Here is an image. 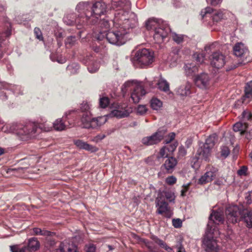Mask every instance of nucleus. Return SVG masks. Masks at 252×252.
I'll use <instances>...</instances> for the list:
<instances>
[{
  "label": "nucleus",
  "mask_w": 252,
  "mask_h": 252,
  "mask_svg": "<svg viewBox=\"0 0 252 252\" xmlns=\"http://www.w3.org/2000/svg\"><path fill=\"white\" fill-rule=\"evenodd\" d=\"M34 34H35L37 38H38L39 40L42 39L41 32L39 28H35L34 30Z\"/></svg>",
  "instance_id": "nucleus-52"
},
{
  "label": "nucleus",
  "mask_w": 252,
  "mask_h": 252,
  "mask_svg": "<svg viewBox=\"0 0 252 252\" xmlns=\"http://www.w3.org/2000/svg\"><path fill=\"white\" fill-rule=\"evenodd\" d=\"M163 27H159L154 31L153 38L155 42L158 44L161 43L170 32V29L167 25H165Z\"/></svg>",
  "instance_id": "nucleus-16"
},
{
  "label": "nucleus",
  "mask_w": 252,
  "mask_h": 252,
  "mask_svg": "<svg viewBox=\"0 0 252 252\" xmlns=\"http://www.w3.org/2000/svg\"><path fill=\"white\" fill-rule=\"evenodd\" d=\"M151 238L155 243L158 245L161 248L169 252L172 250L171 248L168 247L162 240L159 239L157 237L153 236Z\"/></svg>",
  "instance_id": "nucleus-34"
},
{
  "label": "nucleus",
  "mask_w": 252,
  "mask_h": 252,
  "mask_svg": "<svg viewBox=\"0 0 252 252\" xmlns=\"http://www.w3.org/2000/svg\"><path fill=\"white\" fill-rule=\"evenodd\" d=\"M210 223L207 226L204 238L203 241V247L205 252H219L218 246L214 237L219 234L218 230L213 228V231L209 230Z\"/></svg>",
  "instance_id": "nucleus-7"
},
{
  "label": "nucleus",
  "mask_w": 252,
  "mask_h": 252,
  "mask_svg": "<svg viewBox=\"0 0 252 252\" xmlns=\"http://www.w3.org/2000/svg\"><path fill=\"white\" fill-rule=\"evenodd\" d=\"M187 152L184 147L181 146L179 147L177 153V158H183L186 155Z\"/></svg>",
  "instance_id": "nucleus-45"
},
{
  "label": "nucleus",
  "mask_w": 252,
  "mask_h": 252,
  "mask_svg": "<svg viewBox=\"0 0 252 252\" xmlns=\"http://www.w3.org/2000/svg\"><path fill=\"white\" fill-rule=\"evenodd\" d=\"M53 126L57 131H63L66 129V126L61 119H57L53 123Z\"/></svg>",
  "instance_id": "nucleus-31"
},
{
  "label": "nucleus",
  "mask_w": 252,
  "mask_h": 252,
  "mask_svg": "<svg viewBox=\"0 0 252 252\" xmlns=\"http://www.w3.org/2000/svg\"><path fill=\"white\" fill-rule=\"evenodd\" d=\"M60 251L61 252H76L77 248L73 244L64 241L61 244Z\"/></svg>",
  "instance_id": "nucleus-23"
},
{
  "label": "nucleus",
  "mask_w": 252,
  "mask_h": 252,
  "mask_svg": "<svg viewBox=\"0 0 252 252\" xmlns=\"http://www.w3.org/2000/svg\"><path fill=\"white\" fill-rule=\"evenodd\" d=\"M2 130L4 132L15 133L23 139H27L36 136L37 125L36 123H29L26 124L13 123L4 126Z\"/></svg>",
  "instance_id": "nucleus-3"
},
{
  "label": "nucleus",
  "mask_w": 252,
  "mask_h": 252,
  "mask_svg": "<svg viewBox=\"0 0 252 252\" xmlns=\"http://www.w3.org/2000/svg\"><path fill=\"white\" fill-rule=\"evenodd\" d=\"M224 221L223 211L221 209L217 211H213L209 217V221L207 225L210 223L209 230L213 231V228H215L216 230H218L217 226L215 224H219L223 223Z\"/></svg>",
  "instance_id": "nucleus-12"
},
{
  "label": "nucleus",
  "mask_w": 252,
  "mask_h": 252,
  "mask_svg": "<svg viewBox=\"0 0 252 252\" xmlns=\"http://www.w3.org/2000/svg\"><path fill=\"white\" fill-rule=\"evenodd\" d=\"M25 170H26V168H23V167H20V168H13L11 169L12 171H15L16 172H18L20 173H23Z\"/></svg>",
  "instance_id": "nucleus-58"
},
{
  "label": "nucleus",
  "mask_w": 252,
  "mask_h": 252,
  "mask_svg": "<svg viewBox=\"0 0 252 252\" xmlns=\"http://www.w3.org/2000/svg\"><path fill=\"white\" fill-rule=\"evenodd\" d=\"M74 144L79 149H84L91 152H95L98 149L93 145H90L81 140L77 139L73 140Z\"/></svg>",
  "instance_id": "nucleus-19"
},
{
  "label": "nucleus",
  "mask_w": 252,
  "mask_h": 252,
  "mask_svg": "<svg viewBox=\"0 0 252 252\" xmlns=\"http://www.w3.org/2000/svg\"><path fill=\"white\" fill-rule=\"evenodd\" d=\"M109 103V100L108 97H103L100 98L99 105L102 108H106Z\"/></svg>",
  "instance_id": "nucleus-44"
},
{
  "label": "nucleus",
  "mask_w": 252,
  "mask_h": 252,
  "mask_svg": "<svg viewBox=\"0 0 252 252\" xmlns=\"http://www.w3.org/2000/svg\"><path fill=\"white\" fill-rule=\"evenodd\" d=\"M191 85L190 83L187 82L185 85L181 86L177 91V93L182 96H187L190 94V89Z\"/></svg>",
  "instance_id": "nucleus-27"
},
{
  "label": "nucleus",
  "mask_w": 252,
  "mask_h": 252,
  "mask_svg": "<svg viewBox=\"0 0 252 252\" xmlns=\"http://www.w3.org/2000/svg\"><path fill=\"white\" fill-rule=\"evenodd\" d=\"M90 15V24H94L97 22L99 18L106 12V5L105 2L97 1L91 5Z\"/></svg>",
  "instance_id": "nucleus-11"
},
{
  "label": "nucleus",
  "mask_w": 252,
  "mask_h": 252,
  "mask_svg": "<svg viewBox=\"0 0 252 252\" xmlns=\"http://www.w3.org/2000/svg\"><path fill=\"white\" fill-rule=\"evenodd\" d=\"M228 222L235 223L243 220L249 228L252 227V212L241 209L237 206L228 207L225 211Z\"/></svg>",
  "instance_id": "nucleus-4"
},
{
  "label": "nucleus",
  "mask_w": 252,
  "mask_h": 252,
  "mask_svg": "<svg viewBox=\"0 0 252 252\" xmlns=\"http://www.w3.org/2000/svg\"><path fill=\"white\" fill-rule=\"evenodd\" d=\"M194 81L198 87L202 89H206L210 86L211 77L208 74L203 72L196 75Z\"/></svg>",
  "instance_id": "nucleus-13"
},
{
  "label": "nucleus",
  "mask_w": 252,
  "mask_h": 252,
  "mask_svg": "<svg viewBox=\"0 0 252 252\" xmlns=\"http://www.w3.org/2000/svg\"><path fill=\"white\" fill-rule=\"evenodd\" d=\"M192 141L190 139H188L186 142V145L187 147H189V146L191 144Z\"/></svg>",
  "instance_id": "nucleus-63"
},
{
  "label": "nucleus",
  "mask_w": 252,
  "mask_h": 252,
  "mask_svg": "<svg viewBox=\"0 0 252 252\" xmlns=\"http://www.w3.org/2000/svg\"><path fill=\"white\" fill-rule=\"evenodd\" d=\"M33 232L35 235H40L42 236H49L50 235V232L47 230H42L39 228H34L33 229Z\"/></svg>",
  "instance_id": "nucleus-40"
},
{
  "label": "nucleus",
  "mask_w": 252,
  "mask_h": 252,
  "mask_svg": "<svg viewBox=\"0 0 252 252\" xmlns=\"http://www.w3.org/2000/svg\"><path fill=\"white\" fill-rule=\"evenodd\" d=\"M243 117L245 120H249L251 119L252 116L249 112L244 111L243 112Z\"/></svg>",
  "instance_id": "nucleus-56"
},
{
  "label": "nucleus",
  "mask_w": 252,
  "mask_h": 252,
  "mask_svg": "<svg viewBox=\"0 0 252 252\" xmlns=\"http://www.w3.org/2000/svg\"><path fill=\"white\" fill-rule=\"evenodd\" d=\"M99 67V64L98 63H92L91 64L89 65L88 68L89 71L91 73H94L98 70Z\"/></svg>",
  "instance_id": "nucleus-41"
},
{
  "label": "nucleus",
  "mask_w": 252,
  "mask_h": 252,
  "mask_svg": "<svg viewBox=\"0 0 252 252\" xmlns=\"http://www.w3.org/2000/svg\"><path fill=\"white\" fill-rule=\"evenodd\" d=\"M162 105V102L158 98H153L151 100V106L153 109L158 110L161 107Z\"/></svg>",
  "instance_id": "nucleus-36"
},
{
  "label": "nucleus",
  "mask_w": 252,
  "mask_h": 252,
  "mask_svg": "<svg viewBox=\"0 0 252 252\" xmlns=\"http://www.w3.org/2000/svg\"><path fill=\"white\" fill-rule=\"evenodd\" d=\"M107 120L106 116L99 117L96 118H93L92 122V128H95L100 127L104 124Z\"/></svg>",
  "instance_id": "nucleus-25"
},
{
  "label": "nucleus",
  "mask_w": 252,
  "mask_h": 252,
  "mask_svg": "<svg viewBox=\"0 0 252 252\" xmlns=\"http://www.w3.org/2000/svg\"><path fill=\"white\" fill-rule=\"evenodd\" d=\"M131 111L130 108H118L112 111L110 115L118 118H123L129 116Z\"/></svg>",
  "instance_id": "nucleus-20"
},
{
  "label": "nucleus",
  "mask_w": 252,
  "mask_h": 252,
  "mask_svg": "<svg viewBox=\"0 0 252 252\" xmlns=\"http://www.w3.org/2000/svg\"><path fill=\"white\" fill-rule=\"evenodd\" d=\"M213 46H214V45H210V46H208V47H206L205 48V50H206V51L207 52H208V51L209 50H211V49H212V48L213 47Z\"/></svg>",
  "instance_id": "nucleus-64"
},
{
  "label": "nucleus",
  "mask_w": 252,
  "mask_h": 252,
  "mask_svg": "<svg viewBox=\"0 0 252 252\" xmlns=\"http://www.w3.org/2000/svg\"><path fill=\"white\" fill-rule=\"evenodd\" d=\"M90 108V105L87 102H83L80 106V109L82 112H84V113L86 112H89V109Z\"/></svg>",
  "instance_id": "nucleus-48"
},
{
  "label": "nucleus",
  "mask_w": 252,
  "mask_h": 252,
  "mask_svg": "<svg viewBox=\"0 0 252 252\" xmlns=\"http://www.w3.org/2000/svg\"><path fill=\"white\" fill-rule=\"evenodd\" d=\"M193 58L198 63H202L204 62L205 57L203 54L195 53L193 55Z\"/></svg>",
  "instance_id": "nucleus-43"
},
{
  "label": "nucleus",
  "mask_w": 252,
  "mask_h": 252,
  "mask_svg": "<svg viewBox=\"0 0 252 252\" xmlns=\"http://www.w3.org/2000/svg\"><path fill=\"white\" fill-rule=\"evenodd\" d=\"M95 247L93 244H90L87 250V252H95Z\"/></svg>",
  "instance_id": "nucleus-59"
},
{
  "label": "nucleus",
  "mask_w": 252,
  "mask_h": 252,
  "mask_svg": "<svg viewBox=\"0 0 252 252\" xmlns=\"http://www.w3.org/2000/svg\"><path fill=\"white\" fill-rule=\"evenodd\" d=\"M211 150L207 146H206L204 144L202 146L200 147L197 150V154L199 155L200 157L207 160L211 154Z\"/></svg>",
  "instance_id": "nucleus-24"
},
{
  "label": "nucleus",
  "mask_w": 252,
  "mask_h": 252,
  "mask_svg": "<svg viewBox=\"0 0 252 252\" xmlns=\"http://www.w3.org/2000/svg\"><path fill=\"white\" fill-rule=\"evenodd\" d=\"M147 108L145 105H139L137 108V113L140 115H144L146 113Z\"/></svg>",
  "instance_id": "nucleus-46"
},
{
  "label": "nucleus",
  "mask_w": 252,
  "mask_h": 252,
  "mask_svg": "<svg viewBox=\"0 0 252 252\" xmlns=\"http://www.w3.org/2000/svg\"><path fill=\"white\" fill-rule=\"evenodd\" d=\"M157 205L158 206V214H162L167 210V204L165 201L158 200Z\"/></svg>",
  "instance_id": "nucleus-35"
},
{
  "label": "nucleus",
  "mask_w": 252,
  "mask_h": 252,
  "mask_svg": "<svg viewBox=\"0 0 252 252\" xmlns=\"http://www.w3.org/2000/svg\"><path fill=\"white\" fill-rule=\"evenodd\" d=\"M106 136V135L104 133L103 134H100L96 136L94 139V141L95 142H98L99 141L105 138Z\"/></svg>",
  "instance_id": "nucleus-53"
},
{
  "label": "nucleus",
  "mask_w": 252,
  "mask_h": 252,
  "mask_svg": "<svg viewBox=\"0 0 252 252\" xmlns=\"http://www.w3.org/2000/svg\"><path fill=\"white\" fill-rule=\"evenodd\" d=\"M235 55L238 57H242L248 53L247 47L242 43H238L233 47Z\"/></svg>",
  "instance_id": "nucleus-22"
},
{
  "label": "nucleus",
  "mask_w": 252,
  "mask_h": 252,
  "mask_svg": "<svg viewBox=\"0 0 252 252\" xmlns=\"http://www.w3.org/2000/svg\"><path fill=\"white\" fill-rule=\"evenodd\" d=\"M37 125V128L38 127L41 130L48 132L51 131L53 128V124H51L50 122H48L46 121L41 120V121L38 123H36Z\"/></svg>",
  "instance_id": "nucleus-28"
},
{
  "label": "nucleus",
  "mask_w": 252,
  "mask_h": 252,
  "mask_svg": "<svg viewBox=\"0 0 252 252\" xmlns=\"http://www.w3.org/2000/svg\"><path fill=\"white\" fill-rule=\"evenodd\" d=\"M186 74L188 75H192L198 71V66L193 63H187L184 66Z\"/></svg>",
  "instance_id": "nucleus-26"
},
{
  "label": "nucleus",
  "mask_w": 252,
  "mask_h": 252,
  "mask_svg": "<svg viewBox=\"0 0 252 252\" xmlns=\"http://www.w3.org/2000/svg\"><path fill=\"white\" fill-rule=\"evenodd\" d=\"M200 15L202 19H211L209 23L210 25H216L224 18V14L221 10H214L211 7H206L201 11Z\"/></svg>",
  "instance_id": "nucleus-10"
},
{
  "label": "nucleus",
  "mask_w": 252,
  "mask_h": 252,
  "mask_svg": "<svg viewBox=\"0 0 252 252\" xmlns=\"http://www.w3.org/2000/svg\"><path fill=\"white\" fill-rule=\"evenodd\" d=\"M218 140L217 135L216 134H213L211 135L206 140L205 142L206 146L209 147L210 148L212 149L215 143Z\"/></svg>",
  "instance_id": "nucleus-33"
},
{
  "label": "nucleus",
  "mask_w": 252,
  "mask_h": 252,
  "mask_svg": "<svg viewBox=\"0 0 252 252\" xmlns=\"http://www.w3.org/2000/svg\"><path fill=\"white\" fill-rule=\"evenodd\" d=\"M10 248L12 252H31L29 249L26 247L20 249L16 246H11Z\"/></svg>",
  "instance_id": "nucleus-42"
},
{
  "label": "nucleus",
  "mask_w": 252,
  "mask_h": 252,
  "mask_svg": "<svg viewBox=\"0 0 252 252\" xmlns=\"http://www.w3.org/2000/svg\"><path fill=\"white\" fill-rule=\"evenodd\" d=\"M164 134L165 132L163 130H158L151 136L143 138L141 141L142 143L146 146L157 144L161 141Z\"/></svg>",
  "instance_id": "nucleus-14"
},
{
  "label": "nucleus",
  "mask_w": 252,
  "mask_h": 252,
  "mask_svg": "<svg viewBox=\"0 0 252 252\" xmlns=\"http://www.w3.org/2000/svg\"><path fill=\"white\" fill-rule=\"evenodd\" d=\"M129 32V31L113 26L112 31H108L102 36H105L110 43L120 46L126 42L127 39L126 35Z\"/></svg>",
  "instance_id": "nucleus-5"
},
{
  "label": "nucleus",
  "mask_w": 252,
  "mask_h": 252,
  "mask_svg": "<svg viewBox=\"0 0 252 252\" xmlns=\"http://www.w3.org/2000/svg\"><path fill=\"white\" fill-rule=\"evenodd\" d=\"M245 95L247 97H249L252 95V81L248 82L246 85Z\"/></svg>",
  "instance_id": "nucleus-38"
},
{
  "label": "nucleus",
  "mask_w": 252,
  "mask_h": 252,
  "mask_svg": "<svg viewBox=\"0 0 252 252\" xmlns=\"http://www.w3.org/2000/svg\"><path fill=\"white\" fill-rule=\"evenodd\" d=\"M157 86L158 88L162 91L167 93L169 92V83L165 80L162 78L160 79L158 81Z\"/></svg>",
  "instance_id": "nucleus-29"
},
{
  "label": "nucleus",
  "mask_w": 252,
  "mask_h": 252,
  "mask_svg": "<svg viewBox=\"0 0 252 252\" xmlns=\"http://www.w3.org/2000/svg\"><path fill=\"white\" fill-rule=\"evenodd\" d=\"M100 25L102 28L105 29L106 30L110 28L109 21L104 19L100 21Z\"/></svg>",
  "instance_id": "nucleus-49"
},
{
  "label": "nucleus",
  "mask_w": 252,
  "mask_h": 252,
  "mask_svg": "<svg viewBox=\"0 0 252 252\" xmlns=\"http://www.w3.org/2000/svg\"><path fill=\"white\" fill-rule=\"evenodd\" d=\"M167 158V159L165 161L162 166L166 170L167 173H170L173 171V146L172 144L167 145L161 148L159 153L156 156H153L152 158Z\"/></svg>",
  "instance_id": "nucleus-6"
},
{
  "label": "nucleus",
  "mask_w": 252,
  "mask_h": 252,
  "mask_svg": "<svg viewBox=\"0 0 252 252\" xmlns=\"http://www.w3.org/2000/svg\"><path fill=\"white\" fill-rule=\"evenodd\" d=\"M248 128V125L246 123L237 122L233 126V130L235 131H240L243 134Z\"/></svg>",
  "instance_id": "nucleus-32"
},
{
  "label": "nucleus",
  "mask_w": 252,
  "mask_h": 252,
  "mask_svg": "<svg viewBox=\"0 0 252 252\" xmlns=\"http://www.w3.org/2000/svg\"><path fill=\"white\" fill-rule=\"evenodd\" d=\"M115 131V129L114 128H109L105 131V133L106 134V135H109L111 134L112 133H113Z\"/></svg>",
  "instance_id": "nucleus-62"
},
{
  "label": "nucleus",
  "mask_w": 252,
  "mask_h": 252,
  "mask_svg": "<svg viewBox=\"0 0 252 252\" xmlns=\"http://www.w3.org/2000/svg\"><path fill=\"white\" fill-rule=\"evenodd\" d=\"M211 64L217 68L223 67L225 63L224 56L220 52H215L210 57Z\"/></svg>",
  "instance_id": "nucleus-17"
},
{
  "label": "nucleus",
  "mask_w": 252,
  "mask_h": 252,
  "mask_svg": "<svg viewBox=\"0 0 252 252\" xmlns=\"http://www.w3.org/2000/svg\"><path fill=\"white\" fill-rule=\"evenodd\" d=\"M76 41L74 36H69L65 40V45L67 48H70L75 44Z\"/></svg>",
  "instance_id": "nucleus-37"
},
{
  "label": "nucleus",
  "mask_w": 252,
  "mask_h": 252,
  "mask_svg": "<svg viewBox=\"0 0 252 252\" xmlns=\"http://www.w3.org/2000/svg\"><path fill=\"white\" fill-rule=\"evenodd\" d=\"M128 88L133 90L131 94V98L134 103H138L142 97L146 93L141 83H137L133 81H127L123 85L122 90L123 92L126 93Z\"/></svg>",
  "instance_id": "nucleus-8"
},
{
  "label": "nucleus",
  "mask_w": 252,
  "mask_h": 252,
  "mask_svg": "<svg viewBox=\"0 0 252 252\" xmlns=\"http://www.w3.org/2000/svg\"><path fill=\"white\" fill-rule=\"evenodd\" d=\"M153 61V52L145 48L137 51L134 57V64L140 67L149 65Z\"/></svg>",
  "instance_id": "nucleus-9"
},
{
  "label": "nucleus",
  "mask_w": 252,
  "mask_h": 252,
  "mask_svg": "<svg viewBox=\"0 0 252 252\" xmlns=\"http://www.w3.org/2000/svg\"><path fill=\"white\" fill-rule=\"evenodd\" d=\"M183 241V238L179 236L178 239V242L176 245V252H186L184 246L182 244Z\"/></svg>",
  "instance_id": "nucleus-39"
},
{
  "label": "nucleus",
  "mask_w": 252,
  "mask_h": 252,
  "mask_svg": "<svg viewBox=\"0 0 252 252\" xmlns=\"http://www.w3.org/2000/svg\"><path fill=\"white\" fill-rule=\"evenodd\" d=\"M218 169L215 167L209 168L206 173L198 180V184L204 185L214 180L218 175Z\"/></svg>",
  "instance_id": "nucleus-15"
},
{
  "label": "nucleus",
  "mask_w": 252,
  "mask_h": 252,
  "mask_svg": "<svg viewBox=\"0 0 252 252\" xmlns=\"http://www.w3.org/2000/svg\"><path fill=\"white\" fill-rule=\"evenodd\" d=\"M166 24L160 19L156 18H150L145 23V26L148 30L156 31L159 27H163Z\"/></svg>",
  "instance_id": "nucleus-18"
},
{
  "label": "nucleus",
  "mask_w": 252,
  "mask_h": 252,
  "mask_svg": "<svg viewBox=\"0 0 252 252\" xmlns=\"http://www.w3.org/2000/svg\"><path fill=\"white\" fill-rule=\"evenodd\" d=\"M106 2L115 10L112 21L114 27L130 31L136 26L137 19L135 15L130 11L129 0H107Z\"/></svg>",
  "instance_id": "nucleus-1"
},
{
  "label": "nucleus",
  "mask_w": 252,
  "mask_h": 252,
  "mask_svg": "<svg viewBox=\"0 0 252 252\" xmlns=\"http://www.w3.org/2000/svg\"><path fill=\"white\" fill-rule=\"evenodd\" d=\"M166 183L169 185H173V176H171L166 178Z\"/></svg>",
  "instance_id": "nucleus-60"
},
{
  "label": "nucleus",
  "mask_w": 252,
  "mask_h": 252,
  "mask_svg": "<svg viewBox=\"0 0 252 252\" xmlns=\"http://www.w3.org/2000/svg\"><path fill=\"white\" fill-rule=\"evenodd\" d=\"M247 167L246 166H242L239 170H238L237 173L240 176L246 175L247 171Z\"/></svg>",
  "instance_id": "nucleus-51"
},
{
  "label": "nucleus",
  "mask_w": 252,
  "mask_h": 252,
  "mask_svg": "<svg viewBox=\"0 0 252 252\" xmlns=\"http://www.w3.org/2000/svg\"><path fill=\"white\" fill-rule=\"evenodd\" d=\"M164 195L167 201H172L173 200V194L171 192H165Z\"/></svg>",
  "instance_id": "nucleus-55"
},
{
  "label": "nucleus",
  "mask_w": 252,
  "mask_h": 252,
  "mask_svg": "<svg viewBox=\"0 0 252 252\" xmlns=\"http://www.w3.org/2000/svg\"><path fill=\"white\" fill-rule=\"evenodd\" d=\"M182 225V221L180 219H174V226L175 228L181 227Z\"/></svg>",
  "instance_id": "nucleus-54"
},
{
  "label": "nucleus",
  "mask_w": 252,
  "mask_h": 252,
  "mask_svg": "<svg viewBox=\"0 0 252 252\" xmlns=\"http://www.w3.org/2000/svg\"><path fill=\"white\" fill-rule=\"evenodd\" d=\"M91 113L90 112L84 113L81 119L80 126L83 128H92V122L93 121Z\"/></svg>",
  "instance_id": "nucleus-21"
},
{
  "label": "nucleus",
  "mask_w": 252,
  "mask_h": 252,
  "mask_svg": "<svg viewBox=\"0 0 252 252\" xmlns=\"http://www.w3.org/2000/svg\"><path fill=\"white\" fill-rule=\"evenodd\" d=\"M91 5L88 2H80L76 6V9L78 13V17L75 18L73 15H66L63 18L64 22L67 25L75 24L78 29L82 26L90 24Z\"/></svg>",
  "instance_id": "nucleus-2"
},
{
  "label": "nucleus",
  "mask_w": 252,
  "mask_h": 252,
  "mask_svg": "<svg viewBox=\"0 0 252 252\" xmlns=\"http://www.w3.org/2000/svg\"><path fill=\"white\" fill-rule=\"evenodd\" d=\"M190 183H188L186 185L183 186V189L181 190V195L184 196L185 195V193L188 189L189 187V186Z\"/></svg>",
  "instance_id": "nucleus-57"
},
{
  "label": "nucleus",
  "mask_w": 252,
  "mask_h": 252,
  "mask_svg": "<svg viewBox=\"0 0 252 252\" xmlns=\"http://www.w3.org/2000/svg\"><path fill=\"white\" fill-rule=\"evenodd\" d=\"M30 252H34L39 248V243L36 238H32L29 240L28 247Z\"/></svg>",
  "instance_id": "nucleus-30"
},
{
  "label": "nucleus",
  "mask_w": 252,
  "mask_h": 252,
  "mask_svg": "<svg viewBox=\"0 0 252 252\" xmlns=\"http://www.w3.org/2000/svg\"><path fill=\"white\" fill-rule=\"evenodd\" d=\"M221 156L223 158H226L230 153L229 148L226 146H223L221 149Z\"/></svg>",
  "instance_id": "nucleus-47"
},
{
  "label": "nucleus",
  "mask_w": 252,
  "mask_h": 252,
  "mask_svg": "<svg viewBox=\"0 0 252 252\" xmlns=\"http://www.w3.org/2000/svg\"><path fill=\"white\" fill-rule=\"evenodd\" d=\"M184 39V35L177 34L174 33V42L178 44H180L183 42Z\"/></svg>",
  "instance_id": "nucleus-50"
},
{
  "label": "nucleus",
  "mask_w": 252,
  "mask_h": 252,
  "mask_svg": "<svg viewBox=\"0 0 252 252\" xmlns=\"http://www.w3.org/2000/svg\"><path fill=\"white\" fill-rule=\"evenodd\" d=\"M193 163L192 164V167L194 168H197L198 167V161L197 158H193Z\"/></svg>",
  "instance_id": "nucleus-61"
}]
</instances>
